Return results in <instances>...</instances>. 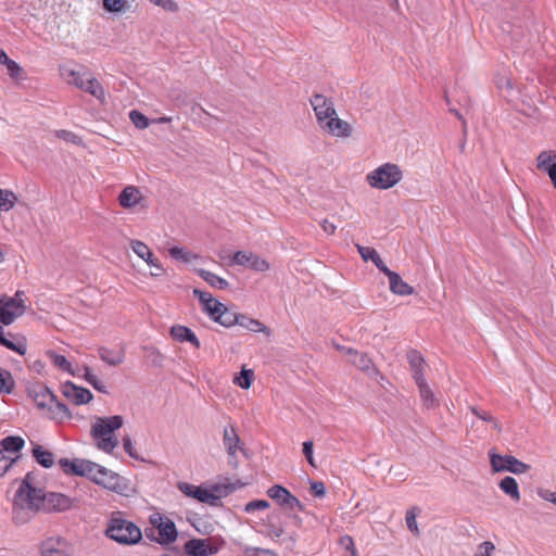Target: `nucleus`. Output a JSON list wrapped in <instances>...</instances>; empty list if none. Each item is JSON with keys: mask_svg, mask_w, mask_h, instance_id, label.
Here are the masks:
<instances>
[{"mask_svg": "<svg viewBox=\"0 0 556 556\" xmlns=\"http://www.w3.org/2000/svg\"><path fill=\"white\" fill-rule=\"evenodd\" d=\"M35 477L28 472L21 481L12 500L13 518L17 523L27 522L45 504L46 494L34 485Z\"/></svg>", "mask_w": 556, "mask_h": 556, "instance_id": "1", "label": "nucleus"}, {"mask_svg": "<svg viewBox=\"0 0 556 556\" xmlns=\"http://www.w3.org/2000/svg\"><path fill=\"white\" fill-rule=\"evenodd\" d=\"M309 104L318 127L325 134L343 139L352 136V125L338 116L332 99L321 93H314L309 99Z\"/></svg>", "mask_w": 556, "mask_h": 556, "instance_id": "2", "label": "nucleus"}, {"mask_svg": "<svg viewBox=\"0 0 556 556\" xmlns=\"http://www.w3.org/2000/svg\"><path fill=\"white\" fill-rule=\"evenodd\" d=\"M104 533L109 539L121 545H135L142 539L140 528L125 518L122 511L111 514Z\"/></svg>", "mask_w": 556, "mask_h": 556, "instance_id": "3", "label": "nucleus"}, {"mask_svg": "<svg viewBox=\"0 0 556 556\" xmlns=\"http://www.w3.org/2000/svg\"><path fill=\"white\" fill-rule=\"evenodd\" d=\"M124 419L119 415L111 417H96L91 426V437L96 441V446L104 452L112 453L118 445V440L114 432L122 428Z\"/></svg>", "mask_w": 556, "mask_h": 556, "instance_id": "4", "label": "nucleus"}, {"mask_svg": "<svg viewBox=\"0 0 556 556\" xmlns=\"http://www.w3.org/2000/svg\"><path fill=\"white\" fill-rule=\"evenodd\" d=\"M403 179L402 168L391 162L383 163L366 175V182L374 189L388 190Z\"/></svg>", "mask_w": 556, "mask_h": 556, "instance_id": "5", "label": "nucleus"}, {"mask_svg": "<svg viewBox=\"0 0 556 556\" xmlns=\"http://www.w3.org/2000/svg\"><path fill=\"white\" fill-rule=\"evenodd\" d=\"M89 480L118 494H125L128 490L127 480L124 477L97 463Z\"/></svg>", "mask_w": 556, "mask_h": 556, "instance_id": "6", "label": "nucleus"}, {"mask_svg": "<svg viewBox=\"0 0 556 556\" xmlns=\"http://www.w3.org/2000/svg\"><path fill=\"white\" fill-rule=\"evenodd\" d=\"M24 292L17 291L14 296L0 294V323L8 326L25 312Z\"/></svg>", "mask_w": 556, "mask_h": 556, "instance_id": "7", "label": "nucleus"}, {"mask_svg": "<svg viewBox=\"0 0 556 556\" xmlns=\"http://www.w3.org/2000/svg\"><path fill=\"white\" fill-rule=\"evenodd\" d=\"M489 456L490 464L494 472L509 471L515 475H521L530 470V465L517 459L515 456H503L494 452H490Z\"/></svg>", "mask_w": 556, "mask_h": 556, "instance_id": "8", "label": "nucleus"}, {"mask_svg": "<svg viewBox=\"0 0 556 556\" xmlns=\"http://www.w3.org/2000/svg\"><path fill=\"white\" fill-rule=\"evenodd\" d=\"M150 523L157 530L160 544H170L177 540L178 532L173 520L166 516L155 513L150 516Z\"/></svg>", "mask_w": 556, "mask_h": 556, "instance_id": "9", "label": "nucleus"}, {"mask_svg": "<svg viewBox=\"0 0 556 556\" xmlns=\"http://www.w3.org/2000/svg\"><path fill=\"white\" fill-rule=\"evenodd\" d=\"M184 549L187 556H212L219 552L220 544L211 539H191L185 543Z\"/></svg>", "mask_w": 556, "mask_h": 556, "instance_id": "10", "label": "nucleus"}, {"mask_svg": "<svg viewBox=\"0 0 556 556\" xmlns=\"http://www.w3.org/2000/svg\"><path fill=\"white\" fill-rule=\"evenodd\" d=\"M267 495L281 507L289 510H303L301 502L285 486L275 484L267 490Z\"/></svg>", "mask_w": 556, "mask_h": 556, "instance_id": "11", "label": "nucleus"}, {"mask_svg": "<svg viewBox=\"0 0 556 556\" xmlns=\"http://www.w3.org/2000/svg\"><path fill=\"white\" fill-rule=\"evenodd\" d=\"M59 465L66 475H75L88 479L91 477L92 469L96 468V463L79 458H61Z\"/></svg>", "mask_w": 556, "mask_h": 556, "instance_id": "12", "label": "nucleus"}, {"mask_svg": "<svg viewBox=\"0 0 556 556\" xmlns=\"http://www.w3.org/2000/svg\"><path fill=\"white\" fill-rule=\"evenodd\" d=\"M178 489L188 497H192L198 500L201 503L215 505L219 500V496L216 495L208 489L190 484L188 482H180L178 484Z\"/></svg>", "mask_w": 556, "mask_h": 556, "instance_id": "13", "label": "nucleus"}, {"mask_svg": "<svg viewBox=\"0 0 556 556\" xmlns=\"http://www.w3.org/2000/svg\"><path fill=\"white\" fill-rule=\"evenodd\" d=\"M62 394L76 405L87 404L93 397L88 389L78 387L70 381L62 386Z\"/></svg>", "mask_w": 556, "mask_h": 556, "instance_id": "14", "label": "nucleus"}, {"mask_svg": "<svg viewBox=\"0 0 556 556\" xmlns=\"http://www.w3.org/2000/svg\"><path fill=\"white\" fill-rule=\"evenodd\" d=\"M42 556H71L67 542L62 539L50 538L41 544Z\"/></svg>", "mask_w": 556, "mask_h": 556, "instance_id": "15", "label": "nucleus"}, {"mask_svg": "<svg viewBox=\"0 0 556 556\" xmlns=\"http://www.w3.org/2000/svg\"><path fill=\"white\" fill-rule=\"evenodd\" d=\"M223 444L231 460L237 463V453L242 450V446L240 445V438L232 426L224 428Z\"/></svg>", "mask_w": 556, "mask_h": 556, "instance_id": "16", "label": "nucleus"}, {"mask_svg": "<svg viewBox=\"0 0 556 556\" xmlns=\"http://www.w3.org/2000/svg\"><path fill=\"white\" fill-rule=\"evenodd\" d=\"M143 195L139 188L135 186L125 187L118 195V203L124 208H132L140 204Z\"/></svg>", "mask_w": 556, "mask_h": 556, "instance_id": "17", "label": "nucleus"}, {"mask_svg": "<svg viewBox=\"0 0 556 556\" xmlns=\"http://www.w3.org/2000/svg\"><path fill=\"white\" fill-rule=\"evenodd\" d=\"M169 333L170 337L177 342H189L197 349L201 346V343L197 338L195 333L187 326L174 325L170 328Z\"/></svg>", "mask_w": 556, "mask_h": 556, "instance_id": "18", "label": "nucleus"}, {"mask_svg": "<svg viewBox=\"0 0 556 556\" xmlns=\"http://www.w3.org/2000/svg\"><path fill=\"white\" fill-rule=\"evenodd\" d=\"M60 72H61V76L67 84L74 85L75 87H77L80 90L84 87L87 76L91 75L86 70H74V68H71L67 66L61 67Z\"/></svg>", "mask_w": 556, "mask_h": 556, "instance_id": "19", "label": "nucleus"}, {"mask_svg": "<svg viewBox=\"0 0 556 556\" xmlns=\"http://www.w3.org/2000/svg\"><path fill=\"white\" fill-rule=\"evenodd\" d=\"M132 252L151 267H159V260L154 257L151 249L140 240H130Z\"/></svg>", "mask_w": 556, "mask_h": 556, "instance_id": "20", "label": "nucleus"}, {"mask_svg": "<svg viewBox=\"0 0 556 556\" xmlns=\"http://www.w3.org/2000/svg\"><path fill=\"white\" fill-rule=\"evenodd\" d=\"M30 394L39 407L51 406L55 401V395L46 386H37L30 390Z\"/></svg>", "mask_w": 556, "mask_h": 556, "instance_id": "21", "label": "nucleus"}, {"mask_svg": "<svg viewBox=\"0 0 556 556\" xmlns=\"http://www.w3.org/2000/svg\"><path fill=\"white\" fill-rule=\"evenodd\" d=\"M388 278L392 293L397 295H410L414 293V288L405 282L397 273L393 271Z\"/></svg>", "mask_w": 556, "mask_h": 556, "instance_id": "22", "label": "nucleus"}, {"mask_svg": "<svg viewBox=\"0 0 556 556\" xmlns=\"http://www.w3.org/2000/svg\"><path fill=\"white\" fill-rule=\"evenodd\" d=\"M11 339L0 334V344L5 346L7 349L18 353L20 355H25L27 351V342L23 336H12Z\"/></svg>", "mask_w": 556, "mask_h": 556, "instance_id": "23", "label": "nucleus"}, {"mask_svg": "<svg viewBox=\"0 0 556 556\" xmlns=\"http://www.w3.org/2000/svg\"><path fill=\"white\" fill-rule=\"evenodd\" d=\"M346 353L350 356L349 362L361 370L369 372L371 369H374V364L366 354L352 349H348Z\"/></svg>", "mask_w": 556, "mask_h": 556, "instance_id": "24", "label": "nucleus"}, {"mask_svg": "<svg viewBox=\"0 0 556 556\" xmlns=\"http://www.w3.org/2000/svg\"><path fill=\"white\" fill-rule=\"evenodd\" d=\"M98 352L99 357L110 366L121 365L125 361V352L123 350L100 348Z\"/></svg>", "mask_w": 556, "mask_h": 556, "instance_id": "25", "label": "nucleus"}, {"mask_svg": "<svg viewBox=\"0 0 556 556\" xmlns=\"http://www.w3.org/2000/svg\"><path fill=\"white\" fill-rule=\"evenodd\" d=\"M81 90L90 93L92 97H94L101 103H103L105 101L104 88L92 75L87 76Z\"/></svg>", "mask_w": 556, "mask_h": 556, "instance_id": "26", "label": "nucleus"}, {"mask_svg": "<svg viewBox=\"0 0 556 556\" xmlns=\"http://www.w3.org/2000/svg\"><path fill=\"white\" fill-rule=\"evenodd\" d=\"M500 489L514 502L520 501V491L518 482L513 477H505L498 483Z\"/></svg>", "mask_w": 556, "mask_h": 556, "instance_id": "27", "label": "nucleus"}, {"mask_svg": "<svg viewBox=\"0 0 556 556\" xmlns=\"http://www.w3.org/2000/svg\"><path fill=\"white\" fill-rule=\"evenodd\" d=\"M420 397L424 402V405L427 408H433L438 404V400L434 396L433 392L431 391L429 384L427 383L425 378H418V381H416Z\"/></svg>", "mask_w": 556, "mask_h": 556, "instance_id": "28", "label": "nucleus"}, {"mask_svg": "<svg viewBox=\"0 0 556 556\" xmlns=\"http://www.w3.org/2000/svg\"><path fill=\"white\" fill-rule=\"evenodd\" d=\"M24 444H25L24 439L21 437H14V435L7 437L0 441V451L2 454H4V453L14 454V453L20 452L23 448Z\"/></svg>", "mask_w": 556, "mask_h": 556, "instance_id": "29", "label": "nucleus"}, {"mask_svg": "<svg viewBox=\"0 0 556 556\" xmlns=\"http://www.w3.org/2000/svg\"><path fill=\"white\" fill-rule=\"evenodd\" d=\"M45 501H47L53 509L60 511L66 510L72 506V500L61 493H50L46 495Z\"/></svg>", "mask_w": 556, "mask_h": 556, "instance_id": "30", "label": "nucleus"}, {"mask_svg": "<svg viewBox=\"0 0 556 556\" xmlns=\"http://www.w3.org/2000/svg\"><path fill=\"white\" fill-rule=\"evenodd\" d=\"M410 368L413 370V377L415 381H418V378L424 377V357L417 351H410L407 355Z\"/></svg>", "mask_w": 556, "mask_h": 556, "instance_id": "31", "label": "nucleus"}, {"mask_svg": "<svg viewBox=\"0 0 556 556\" xmlns=\"http://www.w3.org/2000/svg\"><path fill=\"white\" fill-rule=\"evenodd\" d=\"M237 325L252 332H264L266 334L269 333L268 328L264 324L245 315H239Z\"/></svg>", "mask_w": 556, "mask_h": 556, "instance_id": "32", "label": "nucleus"}, {"mask_svg": "<svg viewBox=\"0 0 556 556\" xmlns=\"http://www.w3.org/2000/svg\"><path fill=\"white\" fill-rule=\"evenodd\" d=\"M198 274H199V276L203 280H205L213 288H216V289H219V290H225L229 286V283H228V281L226 279H224V278H222V277L217 276L216 274L211 273L208 270L199 269Z\"/></svg>", "mask_w": 556, "mask_h": 556, "instance_id": "33", "label": "nucleus"}, {"mask_svg": "<svg viewBox=\"0 0 556 556\" xmlns=\"http://www.w3.org/2000/svg\"><path fill=\"white\" fill-rule=\"evenodd\" d=\"M33 456L45 468H51L54 465V454L50 451L43 450L42 446L36 445L33 448Z\"/></svg>", "mask_w": 556, "mask_h": 556, "instance_id": "34", "label": "nucleus"}, {"mask_svg": "<svg viewBox=\"0 0 556 556\" xmlns=\"http://www.w3.org/2000/svg\"><path fill=\"white\" fill-rule=\"evenodd\" d=\"M470 412L481 421L483 422H488L492 426V428L494 430H496L497 432H501L502 431V427H501V424L498 422V420L493 416L491 415L490 413L485 412V410H482V409H479L478 407L476 406H471L470 407Z\"/></svg>", "mask_w": 556, "mask_h": 556, "instance_id": "35", "label": "nucleus"}, {"mask_svg": "<svg viewBox=\"0 0 556 556\" xmlns=\"http://www.w3.org/2000/svg\"><path fill=\"white\" fill-rule=\"evenodd\" d=\"M47 356L55 367L63 371L73 374L72 364L64 355L58 354L54 351H48Z\"/></svg>", "mask_w": 556, "mask_h": 556, "instance_id": "36", "label": "nucleus"}, {"mask_svg": "<svg viewBox=\"0 0 556 556\" xmlns=\"http://www.w3.org/2000/svg\"><path fill=\"white\" fill-rule=\"evenodd\" d=\"M17 201L16 194L8 189H0V212H9Z\"/></svg>", "mask_w": 556, "mask_h": 556, "instance_id": "37", "label": "nucleus"}, {"mask_svg": "<svg viewBox=\"0 0 556 556\" xmlns=\"http://www.w3.org/2000/svg\"><path fill=\"white\" fill-rule=\"evenodd\" d=\"M240 314L232 313L228 311V308L224 305L220 313L214 319V321L220 324L224 327H231L238 324V318Z\"/></svg>", "mask_w": 556, "mask_h": 556, "instance_id": "38", "label": "nucleus"}, {"mask_svg": "<svg viewBox=\"0 0 556 556\" xmlns=\"http://www.w3.org/2000/svg\"><path fill=\"white\" fill-rule=\"evenodd\" d=\"M169 255L176 260L180 261L182 263H190L193 260L198 258L197 254L191 253L190 251L180 248V247H173L168 250Z\"/></svg>", "mask_w": 556, "mask_h": 556, "instance_id": "39", "label": "nucleus"}, {"mask_svg": "<svg viewBox=\"0 0 556 556\" xmlns=\"http://www.w3.org/2000/svg\"><path fill=\"white\" fill-rule=\"evenodd\" d=\"M420 513V509L418 507H413L406 511L405 515V522L408 528V530L415 534L419 535L420 531L417 525V516Z\"/></svg>", "mask_w": 556, "mask_h": 556, "instance_id": "40", "label": "nucleus"}, {"mask_svg": "<svg viewBox=\"0 0 556 556\" xmlns=\"http://www.w3.org/2000/svg\"><path fill=\"white\" fill-rule=\"evenodd\" d=\"M15 388V381L9 370L0 369V390L4 393H12Z\"/></svg>", "mask_w": 556, "mask_h": 556, "instance_id": "41", "label": "nucleus"}, {"mask_svg": "<svg viewBox=\"0 0 556 556\" xmlns=\"http://www.w3.org/2000/svg\"><path fill=\"white\" fill-rule=\"evenodd\" d=\"M556 154L552 151H543L538 156V168L547 173V168L556 164Z\"/></svg>", "mask_w": 556, "mask_h": 556, "instance_id": "42", "label": "nucleus"}, {"mask_svg": "<svg viewBox=\"0 0 556 556\" xmlns=\"http://www.w3.org/2000/svg\"><path fill=\"white\" fill-rule=\"evenodd\" d=\"M103 9L110 13H122L128 9L127 0H103Z\"/></svg>", "mask_w": 556, "mask_h": 556, "instance_id": "43", "label": "nucleus"}, {"mask_svg": "<svg viewBox=\"0 0 556 556\" xmlns=\"http://www.w3.org/2000/svg\"><path fill=\"white\" fill-rule=\"evenodd\" d=\"M84 378L96 390H98L99 392H102V393H106V388H105L104 383L91 371V369L89 367H84Z\"/></svg>", "mask_w": 556, "mask_h": 556, "instance_id": "44", "label": "nucleus"}, {"mask_svg": "<svg viewBox=\"0 0 556 556\" xmlns=\"http://www.w3.org/2000/svg\"><path fill=\"white\" fill-rule=\"evenodd\" d=\"M253 380V371L251 369H242L240 375L233 379V382L240 388L248 390Z\"/></svg>", "mask_w": 556, "mask_h": 556, "instance_id": "45", "label": "nucleus"}, {"mask_svg": "<svg viewBox=\"0 0 556 556\" xmlns=\"http://www.w3.org/2000/svg\"><path fill=\"white\" fill-rule=\"evenodd\" d=\"M129 118L131 123L139 129H146L150 125L149 118L136 110L129 112Z\"/></svg>", "mask_w": 556, "mask_h": 556, "instance_id": "46", "label": "nucleus"}, {"mask_svg": "<svg viewBox=\"0 0 556 556\" xmlns=\"http://www.w3.org/2000/svg\"><path fill=\"white\" fill-rule=\"evenodd\" d=\"M496 86L501 90V92L504 94V97H510L513 92V84L509 77L507 76H500L496 79Z\"/></svg>", "mask_w": 556, "mask_h": 556, "instance_id": "47", "label": "nucleus"}, {"mask_svg": "<svg viewBox=\"0 0 556 556\" xmlns=\"http://www.w3.org/2000/svg\"><path fill=\"white\" fill-rule=\"evenodd\" d=\"M7 71H8V74L13 78V79H20V78H23V74H24V71L22 68V66H20L15 61H13L12 59L8 60L7 63L4 64Z\"/></svg>", "mask_w": 556, "mask_h": 556, "instance_id": "48", "label": "nucleus"}, {"mask_svg": "<svg viewBox=\"0 0 556 556\" xmlns=\"http://www.w3.org/2000/svg\"><path fill=\"white\" fill-rule=\"evenodd\" d=\"M356 247L358 253L361 254L362 258L365 262L371 261L372 263H375V261H378L379 253L375 249L369 247H363L359 244H357Z\"/></svg>", "mask_w": 556, "mask_h": 556, "instance_id": "49", "label": "nucleus"}, {"mask_svg": "<svg viewBox=\"0 0 556 556\" xmlns=\"http://www.w3.org/2000/svg\"><path fill=\"white\" fill-rule=\"evenodd\" d=\"M244 556H278L274 551L261 547L245 546L243 548Z\"/></svg>", "mask_w": 556, "mask_h": 556, "instance_id": "50", "label": "nucleus"}, {"mask_svg": "<svg viewBox=\"0 0 556 556\" xmlns=\"http://www.w3.org/2000/svg\"><path fill=\"white\" fill-rule=\"evenodd\" d=\"M253 256L254 254L251 252L238 251L233 254L232 262L241 266L250 267Z\"/></svg>", "mask_w": 556, "mask_h": 556, "instance_id": "51", "label": "nucleus"}, {"mask_svg": "<svg viewBox=\"0 0 556 556\" xmlns=\"http://www.w3.org/2000/svg\"><path fill=\"white\" fill-rule=\"evenodd\" d=\"M269 507V503L265 500H254L245 504L244 511L251 514L255 510H264Z\"/></svg>", "mask_w": 556, "mask_h": 556, "instance_id": "52", "label": "nucleus"}, {"mask_svg": "<svg viewBox=\"0 0 556 556\" xmlns=\"http://www.w3.org/2000/svg\"><path fill=\"white\" fill-rule=\"evenodd\" d=\"M269 267H270V265L265 258H262L261 256L254 254V256L250 263L251 269L256 270V271H266L269 269Z\"/></svg>", "mask_w": 556, "mask_h": 556, "instance_id": "53", "label": "nucleus"}, {"mask_svg": "<svg viewBox=\"0 0 556 556\" xmlns=\"http://www.w3.org/2000/svg\"><path fill=\"white\" fill-rule=\"evenodd\" d=\"M55 136L66 142H72L75 144L81 143V139L77 135H75L74 132H72L70 130H65V129L56 130Z\"/></svg>", "mask_w": 556, "mask_h": 556, "instance_id": "54", "label": "nucleus"}, {"mask_svg": "<svg viewBox=\"0 0 556 556\" xmlns=\"http://www.w3.org/2000/svg\"><path fill=\"white\" fill-rule=\"evenodd\" d=\"M222 308H224V304L217 300H213V303L206 304L203 307V311L208 314V316L214 320L217 315L220 313Z\"/></svg>", "mask_w": 556, "mask_h": 556, "instance_id": "55", "label": "nucleus"}, {"mask_svg": "<svg viewBox=\"0 0 556 556\" xmlns=\"http://www.w3.org/2000/svg\"><path fill=\"white\" fill-rule=\"evenodd\" d=\"M313 447H314L313 441H305V442H303V454H304L307 463L312 467H316L315 459H314V456H313Z\"/></svg>", "mask_w": 556, "mask_h": 556, "instance_id": "56", "label": "nucleus"}, {"mask_svg": "<svg viewBox=\"0 0 556 556\" xmlns=\"http://www.w3.org/2000/svg\"><path fill=\"white\" fill-rule=\"evenodd\" d=\"M494 549V544L492 542L485 541L479 545L478 552L475 556H491Z\"/></svg>", "mask_w": 556, "mask_h": 556, "instance_id": "57", "label": "nucleus"}, {"mask_svg": "<svg viewBox=\"0 0 556 556\" xmlns=\"http://www.w3.org/2000/svg\"><path fill=\"white\" fill-rule=\"evenodd\" d=\"M538 495L542 500H544L546 502H549V503H553L554 505H556V491H552V490H548V489H539L538 490Z\"/></svg>", "mask_w": 556, "mask_h": 556, "instance_id": "58", "label": "nucleus"}, {"mask_svg": "<svg viewBox=\"0 0 556 556\" xmlns=\"http://www.w3.org/2000/svg\"><path fill=\"white\" fill-rule=\"evenodd\" d=\"M193 295L197 296L204 307L206 304L213 303V296L208 292L201 291L199 289L193 290Z\"/></svg>", "mask_w": 556, "mask_h": 556, "instance_id": "59", "label": "nucleus"}, {"mask_svg": "<svg viewBox=\"0 0 556 556\" xmlns=\"http://www.w3.org/2000/svg\"><path fill=\"white\" fill-rule=\"evenodd\" d=\"M146 350L152 364L160 366L163 362V355L155 348H147Z\"/></svg>", "mask_w": 556, "mask_h": 556, "instance_id": "60", "label": "nucleus"}, {"mask_svg": "<svg viewBox=\"0 0 556 556\" xmlns=\"http://www.w3.org/2000/svg\"><path fill=\"white\" fill-rule=\"evenodd\" d=\"M155 5H159L167 11L175 12L178 10V5L173 0H150Z\"/></svg>", "mask_w": 556, "mask_h": 556, "instance_id": "61", "label": "nucleus"}, {"mask_svg": "<svg viewBox=\"0 0 556 556\" xmlns=\"http://www.w3.org/2000/svg\"><path fill=\"white\" fill-rule=\"evenodd\" d=\"M244 486V483L237 480L235 483H228V484H218L216 485L215 490L220 491L224 490L226 494L236 491L237 489H240Z\"/></svg>", "mask_w": 556, "mask_h": 556, "instance_id": "62", "label": "nucleus"}, {"mask_svg": "<svg viewBox=\"0 0 556 556\" xmlns=\"http://www.w3.org/2000/svg\"><path fill=\"white\" fill-rule=\"evenodd\" d=\"M123 446H124L125 452L131 458L138 459V455L136 453L135 446H134L132 441H131V439L129 437L123 438Z\"/></svg>", "mask_w": 556, "mask_h": 556, "instance_id": "63", "label": "nucleus"}, {"mask_svg": "<svg viewBox=\"0 0 556 556\" xmlns=\"http://www.w3.org/2000/svg\"><path fill=\"white\" fill-rule=\"evenodd\" d=\"M311 490L317 497H323L326 493L325 484L321 481H312Z\"/></svg>", "mask_w": 556, "mask_h": 556, "instance_id": "64", "label": "nucleus"}]
</instances>
